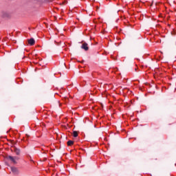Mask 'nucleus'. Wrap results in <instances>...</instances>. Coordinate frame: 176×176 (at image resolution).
<instances>
[{
    "mask_svg": "<svg viewBox=\"0 0 176 176\" xmlns=\"http://www.w3.org/2000/svg\"><path fill=\"white\" fill-rule=\"evenodd\" d=\"M7 159L12 162L14 164H17V160H19V157H13V156L9 155L7 157Z\"/></svg>",
    "mask_w": 176,
    "mask_h": 176,
    "instance_id": "nucleus-1",
    "label": "nucleus"
},
{
    "mask_svg": "<svg viewBox=\"0 0 176 176\" xmlns=\"http://www.w3.org/2000/svg\"><path fill=\"white\" fill-rule=\"evenodd\" d=\"M10 169L14 175H19L20 174V170H19V168L14 166H11Z\"/></svg>",
    "mask_w": 176,
    "mask_h": 176,
    "instance_id": "nucleus-2",
    "label": "nucleus"
},
{
    "mask_svg": "<svg viewBox=\"0 0 176 176\" xmlns=\"http://www.w3.org/2000/svg\"><path fill=\"white\" fill-rule=\"evenodd\" d=\"M81 49H83L85 51L89 50V47L87 46V43H85L82 45Z\"/></svg>",
    "mask_w": 176,
    "mask_h": 176,
    "instance_id": "nucleus-3",
    "label": "nucleus"
},
{
    "mask_svg": "<svg viewBox=\"0 0 176 176\" xmlns=\"http://www.w3.org/2000/svg\"><path fill=\"white\" fill-rule=\"evenodd\" d=\"M28 43L30 46H32L35 44V40L34 38H30L28 40Z\"/></svg>",
    "mask_w": 176,
    "mask_h": 176,
    "instance_id": "nucleus-4",
    "label": "nucleus"
},
{
    "mask_svg": "<svg viewBox=\"0 0 176 176\" xmlns=\"http://www.w3.org/2000/svg\"><path fill=\"white\" fill-rule=\"evenodd\" d=\"M14 153H16V155H20V149L17 148H14Z\"/></svg>",
    "mask_w": 176,
    "mask_h": 176,
    "instance_id": "nucleus-5",
    "label": "nucleus"
},
{
    "mask_svg": "<svg viewBox=\"0 0 176 176\" xmlns=\"http://www.w3.org/2000/svg\"><path fill=\"white\" fill-rule=\"evenodd\" d=\"M74 144V141H72V140H69L68 142H67V145H68V146H71V145H73Z\"/></svg>",
    "mask_w": 176,
    "mask_h": 176,
    "instance_id": "nucleus-6",
    "label": "nucleus"
},
{
    "mask_svg": "<svg viewBox=\"0 0 176 176\" xmlns=\"http://www.w3.org/2000/svg\"><path fill=\"white\" fill-rule=\"evenodd\" d=\"M73 136L75 138L78 137V132L76 131H74L73 132Z\"/></svg>",
    "mask_w": 176,
    "mask_h": 176,
    "instance_id": "nucleus-7",
    "label": "nucleus"
}]
</instances>
